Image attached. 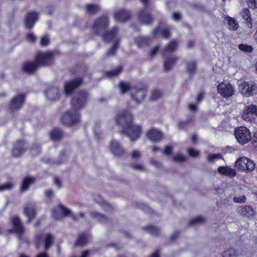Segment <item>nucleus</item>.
<instances>
[{"instance_id":"1","label":"nucleus","mask_w":257,"mask_h":257,"mask_svg":"<svg viewBox=\"0 0 257 257\" xmlns=\"http://www.w3.org/2000/svg\"><path fill=\"white\" fill-rule=\"evenodd\" d=\"M116 121L123 128L121 133H125L132 141H136L140 137L141 128L139 125L133 124V115L128 110H123L118 113Z\"/></svg>"},{"instance_id":"2","label":"nucleus","mask_w":257,"mask_h":257,"mask_svg":"<svg viewBox=\"0 0 257 257\" xmlns=\"http://www.w3.org/2000/svg\"><path fill=\"white\" fill-rule=\"evenodd\" d=\"M178 46L176 41H172L166 47L162 55L164 59L163 63L164 71L167 72L171 70L175 66L178 58L176 56H171V54L174 51Z\"/></svg>"},{"instance_id":"3","label":"nucleus","mask_w":257,"mask_h":257,"mask_svg":"<svg viewBox=\"0 0 257 257\" xmlns=\"http://www.w3.org/2000/svg\"><path fill=\"white\" fill-rule=\"evenodd\" d=\"M54 237L51 233H47L44 235L42 233H39L35 237V245L36 248H39L42 243L44 242L45 252H43L37 255L36 257H49L46 252L52 246Z\"/></svg>"},{"instance_id":"4","label":"nucleus","mask_w":257,"mask_h":257,"mask_svg":"<svg viewBox=\"0 0 257 257\" xmlns=\"http://www.w3.org/2000/svg\"><path fill=\"white\" fill-rule=\"evenodd\" d=\"M88 94L85 91H80L75 94L71 99V105L73 110L78 111L83 108L87 102Z\"/></svg>"},{"instance_id":"5","label":"nucleus","mask_w":257,"mask_h":257,"mask_svg":"<svg viewBox=\"0 0 257 257\" xmlns=\"http://www.w3.org/2000/svg\"><path fill=\"white\" fill-rule=\"evenodd\" d=\"M147 87L145 85L138 84L134 86L131 93V96L136 103H140L146 95Z\"/></svg>"},{"instance_id":"6","label":"nucleus","mask_w":257,"mask_h":257,"mask_svg":"<svg viewBox=\"0 0 257 257\" xmlns=\"http://www.w3.org/2000/svg\"><path fill=\"white\" fill-rule=\"evenodd\" d=\"M80 115L78 111L71 110L66 112L61 117L62 123L65 125H71L80 121Z\"/></svg>"},{"instance_id":"7","label":"nucleus","mask_w":257,"mask_h":257,"mask_svg":"<svg viewBox=\"0 0 257 257\" xmlns=\"http://www.w3.org/2000/svg\"><path fill=\"white\" fill-rule=\"evenodd\" d=\"M54 53L52 52H40L36 55V61L38 66H47L53 64Z\"/></svg>"},{"instance_id":"8","label":"nucleus","mask_w":257,"mask_h":257,"mask_svg":"<svg viewBox=\"0 0 257 257\" xmlns=\"http://www.w3.org/2000/svg\"><path fill=\"white\" fill-rule=\"evenodd\" d=\"M141 1L143 3L144 7V9L140 10L139 12V19L142 24L145 25L150 24L153 21V19L150 13L148 12L149 8V4L150 3V0Z\"/></svg>"},{"instance_id":"9","label":"nucleus","mask_w":257,"mask_h":257,"mask_svg":"<svg viewBox=\"0 0 257 257\" xmlns=\"http://www.w3.org/2000/svg\"><path fill=\"white\" fill-rule=\"evenodd\" d=\"M239 89L241 94L246 97L257 93V84L253 81L243 82L239 85Z\"/></svg>"},{"instance_id":"10","label":"nucleus","mask_w":257,"mask_h":257,"mask_svg":"<svg viewBox=\"0 0 257 257\" xmlns=\"http://www.w3.org/2000/svg\"><path fill=\"white\" fill-rule=\"evenodd\" d=\"M108 20L106 16H102L96 20L93 25V33L97 35H102L108 26Z\"/></svg>"},{"instance_id":"11","label":"nucleus","mask_w":257,"mask_h":257,"mask_svg":"<svg viewBox=\"0 0 257 257\" xmlns=\"http://www.w3.org/2000/svg\"><path fill=\"white\" fill-rule=\"evenodd\" d=\"M235 166L238 170L250 172L254 170L255 164L250 160L246 157L238 159L235 163Z\"/></svg>"},{"instance_id":"12","label":"nucleus","mask_w":257,"mask_h":257,"mask_svg":"<svg viewBox=\"0 0 257 257\" xmlns=\"http://www.w3.org/2000/svg\"><path fill=\"white\" fill-rule=\"evenodd\" d=\"M234 134L236 139L241 144L247 143L251 138L248 130L244 126H241L236 128L234 132Z\"/></svg>"},{"instance_id":"13","label":"nucleus","mask_w":257,"mask_h":257,"mask_svg":"<svg viewBox=\"0 0 257 257\" xmlns=\"http://www.w3.org/2000/svg\"><path fill=\"white\" fill-rule=\"evenodd\" d=\"M237 214L244 218L251 219L256 214L255 211L250 205H240L237 208Z\"/></svg>"},{"instance_id":"14","label":"nucleus","mask_w":257,"mask_h":257,"mask_svg":"<svg viewBox=\"0 0 257 257\" xmlns=\"http://www.w3.org/2000/svg\"><path fill=\"white\" fill-rule=\"evenodd\" d=\"M256 116L257 106L252 104L245 106L241 114L242 119L247 121H251Z\"/></svg>"},{"instance_id":"15","label":"nucleus","mask_w":257,"mask_h":257,"mask_svg":"<svg viewBox=\"0 0 257 257\" xmlns=\"http://www.w3.org/2000/svg\"><path fill=\"white\" fill-rule=\"evenodd\" d=\"M25 98V94H20L14 97L10 103V109L13 111L20 109L24 103Z\"/></svg>"},{"instance_id":"16","label":"nucleus","mask_w":257,"mask_h":257,"mask_svg":"<svg viewBox=\"0 0 257 257\" xmlns=\"http://www.w3.org/2000/svg\"><path fill=\"white\" fill-rule=\"evenodd\" d=\"M218 92L224 97L232 96L234 92V88L229 83H220L217 86Z\"/></svg>"},{"instance_id":"17","label":"nucleus","mask_w":257,"mask_h":257,"mask_svg":"<svg viewBox=\"0 0 257 257\" xmlns=\"http://www.w3.org/2000/svg\"><path fill=\"white\" fill-rule=\"evenodd\" d=\"M28 145L24 141H19L14 145L12 151V155L15 157L21 156L27 150Z\"/></svg>"},{"instance_id":"18","label":"nucleus","mask_w":257,"mask_h":257,"mask_svg":"<svg viewBox=\"0 0 257 257\" xmlns=\"http://www.w3.org/2000/svg\"><path fill=\"white\" fill-rule=\"evenodd\" d=\"M39 19V14L35 12H30L26 14L24 19L26 28L32 29Z\"/></svg>"},{"instance_id":"19","label":"nucleus","mask_w":257,"mask_h":257,"mask_svg":"<svg viewBox=\"0 0 257 257\" xmlns=\"http://www.w3.org/2000/svg\"><path fill=\"white\" fill-rule=\"evenodd\" d=\"M81 78H76L74 80L67 82L64 86V92L66 94H71L74 89L79 87L82 83Z\"/></svg>"},{"instance_id":"20","label":"nucleus","mask_w":257,"mask_h":257,"mask_svg":"<svg viewBox=\"0 0 257 257\" xmlns=\"http://www.w3.org/2000/svg\"><path fill=\"white\" fill-rule=\"evenodd\" d=\"M13 230L17 233L20 238L24 232V227L21 220L19 217H14L12 220Z\"/></svg>"},{"instance_id":"21","label":"nucleus","mask_w":257,"mask_h":257,"mask_svg":"<svg viewBox=\"0 0 257 257\" xmlns=\"http://www.w3.org/2000/svg\"><path fill=\"white\" fill-rule=\"evenodd\" d=\"M115 20L117 22H125L131 17V13L126 10H120L114 14Z\"/></svg>"},{"instance_id":"22","label":"nucleus","mask_w":257,"mask_h":257,"mask_svg":"<svg viewBox=\"0 0 257 257\" xmlns=\"http://www.w3.org/2000/svg\"><path fill=\"white\" fill-rule=\"evenodd\" d=\"M39 68L36 61L34 62H26L23 64V71L28 74H33Z\"/></svg>"},{"instance_id":"23","label":"nucleus","mask_w":257,"mask_h":257,"mask_svg":"<svg viewBox=\"0 0 257 257\" xmlns=\"http://www.w3.org/2000/svg\"><path fill=\"white\" fill-rule=\"evenodd\" d=\"M59 207L65 216L71 217L73 220L77 221L80 218H83L85 216L83 212H80L78 214H73L69 209L64 207L62 204H60Z\"/></svg>"},{"instance_id":"24","label":"nucleus","mask_w":257,"mask_h":257,"mask_svg":"<svg viewBox=\"0 0 257 257\" xmlns=\"http://www.w3.org/2000/svg\"><path fill=\"white\" fill-rule=\"evenodd\" d=\"M110 149L111 152L115 156H121L124 150L118 142L113 140L111 142Z\"/></svg>"},{"instance_id":"25","label":"nucleus","mask_w":257,"mask_h":257,"mask_svg":"<svg viewBox=\"0 0 257 257\" xmlns=\"http://www.w3.org/2000/svg\"><path fill=\"white\" fill-rule=\"evenodd\" d=\"M67 160V157L64 152H62L59 156L57 160H54L51 158H44L43 160L46 163L50 165H58L65 162Z\"/></svg>"},{"instance_id":"26","label":"nucleus","mask_w":257,"mask_h":257,"mask_svg":"<svg viewBox=\"0 0 257 257\" xmlns=\"http://www.w3.org/2000/svg\"><path fill=\"white\" fill-rule=\"evenodd\" d=\"M45 95L50 100H57L60 97L59 90L56 87H50L45 91Z\"/></svg>"},{"instance_id":"27","label":"nucleus","mask_w":257,"mask_h":257,"mask_svg":"<svg viewBox=\"0 0 257 257\" xmlns=\"http://www.w3.org/2000/svg\"><path fill=\"white\" fill-rule=\"evenodd\" d=\"M24 213L29 219V222L36 215L35 206L33 203H29L24 208Z\"/></svg>"},{"instance_id":"28","label":"nucleus","mask_w":257,"mask_h":257,"mask_svg":"<svg viewBox=\"0 0 257 257\" xmlns=\"http://www.w3.org/2000/svg\"><path fill=\"white\" fill-rule=\"evenodd\" d=\"M240 15L242 19L244 20L247 27L248 28H251L252 27V19L249 9L247 8L243 9L240 12Z\"/></svg>"},{"instance_id":"29","label":"nucleus","mask_w":257,"mask_h":257,"mask_svg":"<svg viewBox=\"0 0 257 257\" xmlns=\"http://www.w3.org/2000/svg\"><path fill=\"white\" fill-rule=\"evenodd\" d=\"M147 137L149 140L153 142H159L163 138L161 132L156 129H151L147 134Z\"/></svg>"},{"instance_id":"30","label":"nucleus","mask_w":257,"mask_h":257,"mask_svg":"<svg viewBox=\"0 0 257 257\" xmlns=\"http://www.w3.org/2000/svg\"><path fill=\"white\" fill-rule=\"evenodd\" d=\"M217 170L219 173L230 178L234 177L236 175L235 170L228 166H220Z\"/></svg>"},{"instance_id":"31","label":"nucleus","mask_w":257,"mask_h":257,"mask_svg":"<svg viewBox=\"0 0 257 257\" xmlns=\"http://www.w3.org/2000/svg\"><path fill=\"white\" fill-rule=\"evenodd\" d=\"M118 28L114 27L110 31H105V32L102 35L103 36V40L105 42H109L113 38L115 37L118 32Z\"/></svg>"},{"instance_id":"32","label":"nucleus","mask_w":257,"mask_h":257,"mask_svg":"<svg viewBox=\"0 0 257 257\" xmlns=\"http://www.w3.org/2000/svg\"><path fill=\"white\" fill-rule=\"evenodd\" d=\"M94 201L100 204L105 210L109 211L112 209V207L104 200L101 196L97 195L94 196Z\"/></svg>"},{"instance_id":"33","label":"nucleus","mask_w":257,"mask_h":257,"mask_svg":"<svg viewBox=\"0 0 257 257\" xmlns=\"http://www.w3.org/2000/svg\"><path fill=\"white\" fill-rule=\"evenodd\" d=\"M90 238V235L88 233H82L78 236L75 242V245L79 246H83L85 245Z\"/></svg>"},{"instance_id":"34","label":"nucleus","mask_w":257,"mask_h":257,"mask_svg":"<svg viewBox=\"0 0 257 257\" xmlns=\"http://www.w3.org/2000/svg\"><path fill=\"white\" fill-rule=\"evenodd\" d=\"M152 40L149 38L139 37L136 38L135 43L139 48H143L149 45L151 43Z\"/></svg>"},{"instance_id":"35","label":"nucleus","mask_w":257,"mask_h":257,"mask_svg":"<svg viewBox=\"0 0 257 257\" xmlns=\"http://www.w3.org/2000/svg\"><path fill=\"white\" fill-rule=\"evenodd\" d=\"M35 178L32 177H26L24 179L21 187V190L22 192H25L28 190L30 185L35 182Z\"/></svg>"},{"instance_id":"36","label":"nucleus","mask_w":257,"mask_h":257,"mask_svg":"<svg viewBox=\"0 0 257 257\" xmlns=\"http://www.w3.org/2000/svg\"><path fill=\"white\" fill-rule=\"evenodd\" d=\"M118 87L120 90L121 94H123L129 91H130L131 93L132 89L134 86H131L130 84L127 82L121 81L118 84Z\"/></svg>"},{"instance_id":"37","label":"nucleus","mask_w":257,"mask_h":257,"mask_svg":"<svg viewBox=\"0 0 257 257\" xmlns=\"http://www.w3.org/2000/svg\"><path fill=\"white\" fill-rule=\"evenodd\" d=\"M186 69L190 76H193L197 69V64L195 61H189L186 64Z\"/></svg>"},{"instance_id":"38","label":"nucleus","mask_w":257,"mask_h":257,"mask_svg":"<svg viewBox=\"0 0 257 257\" xmlns=\"http://www.w3.org/2000/svg\"><path fill=\"white\" fill-rule=\"evenodd\" d=\"M225 19L227 21L229 29L232 31H236L239 27L238 23L234 18L229 16H226Z\"/></svg>"},{"instance_id":"39","label":"nucleus","mask_w":257,"mask_h":257,"mask_svg":"<svg viewBox=\"0 0 257 257\" xmlns=\"http://www.w3.org/2000/svg\"><path fill=\"white\" fill-rule=\"evenodd\" d=\"M63 137V132L58 128H55L50 133L51 139L53 141L59 140L62 139Z\"/></svg>"},{"instance_id":"40","label":"nucleus","mask_w":257,"mask_h":257,"mask_svg":"<svg viewBox=\"0 0 257 257\" xmlns=\"http://www.w3.org/2000/svg\"><path fill=\"white\" fill-rule=\"evenodd\" d=\"M90 215L101 223H105L107 220V218L105 216L97 211L91 212L90 213Z\"/></svg>"},{"instance_id":"41","label":"nucleus","mask_w":257,"mask_h":257,"mask_svg":"<svg viewBox=\"0 0 257 257\" xmlns=\"http://www.w3.org/2000/svg\"><path fill=\"white\" fill-rule=\"evenodd\" d=\"M163 96V92L161 90L154 89L151 92L150 100L155 101L160 99Z\"/></svg>"},{"instance_id":"42","label":"nucleus","mask_w":257,"mask_h":257,"mask_svg":"<svg viewBox=\"0 0 257 257\" xmlns=\"http://www.w3.org/2000/svg\"><path fill=\"white\" fill-rule=\"evenodd\" d=\"M143 229L149 232L150 234H151L152 235L154 236H158L160 234V230L158 228L156 227V226H153V225H149L148 226H146L143 228Z\"/></svg>"},{"instance_id":"43","label":"nucleus","mask_w":257,"mask_h":257,"mask_svg":"<svg viewBox=\"0 0 257 257\" xmlns=\"http://www.w3.org/2000/svg\"><path fill=\"white\" fill-rule=\"evenodd\" d=\"M119 39H115L112 47L106 52V55L108 56H113L115 54L117 49L118 48Z\"/></svg>"},{"instance_id":"44","label":"nucleus","mask_w":257,"mask_h":257,"mask_svg":"<svg viewBox=\"0 0 257 257\" xmlns=\"http://www.w3.org/2000/svg\"><path fill=\"white\" fill-rule=\"evenodd\" d=\"M86 8L87 12L91 15L95 14L99 10L98 6L92 4L87 5Z\"/></svg>"},{"instance_id":"45","label":"nucleus","mask_w":257,"mask_h":257,"mask_svg":"<svg viewBox=\"0 0 257 257\" xmlns=\"http://www.w3.org/2000/svg\"><path fill=\"white\" fill-rule=\"evenodd\" d=\"M41 148L40 146L37 144H33L30 149L31 154L33 156L39 155L41 153Z\"/></svg>"},{"instance_id":"46","label":"nucleus","mask_w":257,"mask_h":257,"mask_svg":"<svg viewBox=\"0 0 257 257\" xmlns=\"http://www.w3.org/2000/svg\"><path fill=\"white\" fill-rule=\"evenodd\" d=\"M122 69V67L120 66L117 68L106 72V76L109 77L116 76L121 72Z\"/></svg>"},{"instance_id":"47","label":"nucleus","mask_w":257,"mask_h":257,"mask_svg":"<svg viewBox=\"0 0 257 257\" xmlns=\"http://www.w3.org/2000/svg\"><path fill=\"white\" fill-rule=\"evenodd\" d=\"M205 218L202 216H198L192 220H191L189 223V225L190 226L195 225L197 224H200L203 223L205 221Z\"/></svg>"},{"instance_id":"48","label":"nucleus","mask_w":257,"mask_h":257,"mask_svg":"<svg viewBox=\"0 0 257 257\" xmlns=\"http://www.w3.org/2000/svg\"><path fill=\"white\" fill-rule=\"evenodd\" d=\"M223 156L221 154H210L208 156L207 160L210 163H214L217 159H221Z\"/></svg>"},{"instance_id":"49","label":"nucleus","mask_w":257,"mask_h":257,"mask_svg":"<svg viewBox=\"0 0 257 257\" xmlns=\"http://www.w3.org/2000/svg\"><path fill=\"white\" fill-rule=\"evenodd\" d=\"M238 47L240 50L244 52L251 53L253 51L252 47L250 45H248L246 44H239Z\"/></svg>"},{"instance_id":"50","label":"nucleus","mask_w":257,"mask_h":257,"mask_svg":"<svg viewBox=\"0 0 257 257\" xmlns=\"http://www.w3.org/2000/svg\"><path fill=\"white\" fill-rule=\"evenodd\" d=\"M222 257H236L235 251L233 248H229L223 251Z\"/></svg>"},{"instance_id":"51","label":"nucleus","mask_w":257,"mask_h":257,"mask_svg":"<svg viewBox=\"0 0 257 257\" xmlns=\"http://www.w3.org/2000/svg\"><path fill=\"white\" fill-rule=\"evenodd\" d=\"M14 187V185L11 182H8L2 186H0V191L11 190Z\"/></svg>"},{"instance_id":"52","label":"nucleus","mask_w":257,"mask_h":257,"mask_svg":"<svg viewBox=\"0 0 257 257\" xmlns=\"http://www.w3.org/2000/svg\"><path fill=\"white\" fill-rule=\"evenodd\" d=\"M246 200V198L245 195H242L239 197H234L233 199V201L234 202L238 203H245Z\"/></svg>"},{"instance_id":"53","label":"nucleus","mask_w":257,"mask_h":257,"mask_svg":"<svg viewBox=\"0 0 257 257\" xmlns=\"http://www.w3.org/2000/svg\"><path fill=\"white\" fill-rule=\"evenodd\" d=\"M131 166L134 169L139 171H144L145 170V169L144 166L142 164L132 163Z\"/></svg>"},{"instance_id":"54","label":"nucleus","mask_w":257,"mask_h":257,"mask_svg":"<svg viewBox=\"0 0 257 257\" xmlns=\"http://www.w3.org/2000/svg\"><path fill=\"white\" fill-rule=\"evenodd\" d=\"M192 118H188L185 121H181L178 125V127L179 129H182L185 127V126L192 121Z\"/></svg>"},{"instance_id":"55","label":"nucleus","mask_w":257,"mask_h":257,"mask_svg":"<svg viewBox=\"0 0 257 257\" xmlns=\"http://www.w3.org/2000/svg\"><path fill=\"white\" fill-rule=\"evenodd\" d=\"M50 43L49 39L47 36H44L41 38V45L42 46H46Z\"/></svg>"},{"instance_id":"56","label":"nucleus","mask_w":257,"mask_h":257,"mask_svg":"<svg viewBox=\"0 0 257 257\" xmlns=\"http://www.w3.org/2000/svg\"><path fill=\"white\" fill-rule=\"evenodd\" d=\"M141 156V153L138 150H134L132 153V157L135 160L139 159Z\"/></svg>"},{"instance_id":"57","label":"nucleus","mask_w":257,"mask_h":257,"mask_svg":"<svg viewBox=\"0 0 257 257\" xmlns=\"http://www.w3.org/2000/svg\"><path fill=\"white\" fill-rule=\"evenodd\" d=\"M161 34L163 38H168L170 36V34L167 29H164L161 31Z\"/></svg>"},{"instance_id":"58","label":"nucleus","mask_w":257,"mask_h":257,"mask_svg":"<svg viewBox=\"0 0 257 257\" xmlns=\"http://www.w3.org/2000/svg\"><path fill=\"white\" fill-rule=\"evenodd\" d=\"M173 160L177 162H183L185 160V158L182 155L178 154L173 157Z\"/></svg>"},{"instance_id":"59","label":"nucleus","mask_w":257,"mask_h":257,"mask_svg":"<svg viewBox=\"0 0 257 257\" xmlns=\"http://www.w3.org/2000/svg\"><path fill=\"white\" fill-rule=\"evenodd\" d=\"M248 6L252 9L257 8V2L256 0H248Z\"/></svg>"},{"instance_id":"60","label":"nucleus","mask_w":257,"mask_h":257,"mask_svg":"<svg viewBox=\"0 0 257 257\" xmlns=\"http://www.w3.org/2000/svg\"><path fill=\"white\" fill-rule=\"evenodd\" d=\"M188 153L190 155V156L193 157H196V156H197L199 155L198 151L194 150L191 148H189L188 150Z\"/></svg>"},{"instance_id":"61","label":"nucleus","mask_w":257,"mask_h":257,"mask_svg":"<svg viewBox=\"0 0 257 257\" xmlns=\"http://www.w3.org/2000/svg\"><path fill=\"white\" fill-rule=\"evenodd\" d=\"M172 152V148L171 146H167L165 147L164 150L162 151L163 154L167 155H170Z\"/></svg>"},{"instance_id":"62","label":"nucleus","mask_w":257,"mask_h":257,"mask_svg":"<svg viewBox=\"0 0 257 257\" xmlns=\"http://www.w3.org/2000/svg\"><path fill=\"white\" fill-rule=\"evenodd\" d=\"M27 39L30 42H34L36 41V38L33 34L30 33L27 35Z\"/></svg>"},{"instance_id":"63","label":"nucleus","mask_w":257,"mask_h":257,"mask_svg":"<svg viewBox=\"0 0 257 257\" xmlns=\"http://www.w3.org/2000/svg\"><path fill=\"white\" fill-rule=\"evenodd\" d=\"M172 18L174 21H179L181 20V15L179 13H173Z\"/></svg>"},{"instance_id":"64","label":"nucleus","mask_w":257,"mask_h":257,"mask_svg":"<svg viewBox=\"0 0 257 257\" xmlns=\"http://www.w3.org/2000/svg\"><path fill=\"white\" fill-rule=\"evenodd\" d=\"M252 144L255 147H257V131L254 133L252 137Z\"/></svg>"}]
</instances>
